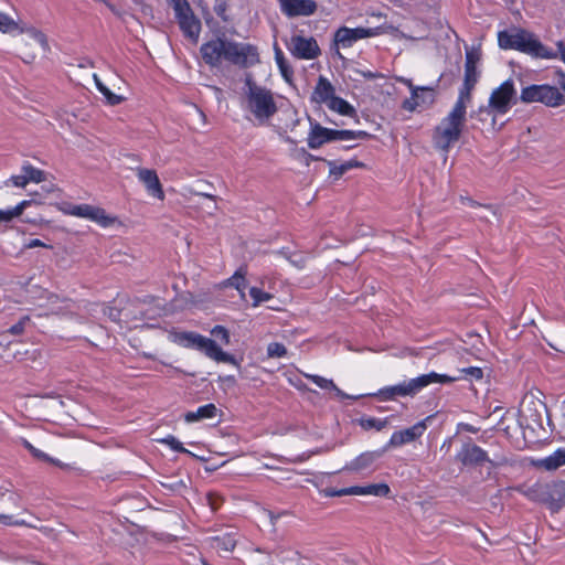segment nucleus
<instances>
[{
  "label": "nucleus",
  "instance_id": "nucleus-56",
  "mask_svg": "<svg viewBox=\"0 0 565 565\" xmlns=\"http://www.w3.org/2000/svg\"><path fill=\"white\" fill-rule=\"evenodd\" d=\"M557 47H558V50L556 52L557 53L561 52V58L565 63V44H564V42L563 41H558L557 42Z\"/></svg>",
  "mask_w": 565,
  "mask_h": 565
},
{
  "label": "nucleus",
  "instance_id": "nucleus-31",
  "mask_svg": "<svg viewBox=\"0 0 565 565\" xmlns=\"http://www.w3.org/2000/svg\"><path fill=\"white\" fill-rule=\"evenodd\" d=\"M97 90L105 97L106 102L110 106L119 105L125 100L120 95L113 93L98 77L94 75Z\"/></svg>",
  "mask_w": 565,
  "mask_h": 565
},
{
  "label": "nucleus",
  "instance_id": "nucleus-24",
  "mask_svg": "<svg viewBox=\"0 0 565 565\" xmlns=\"http://www.w3.org/2000/svg\"><path fill=\"white\" fill-rule=\"evenodd\" d=\"M247 266L242 265L237 268V270L227 279L222 282L223 287H233L235 288L242 298L245 297V289L247 288Z\"/></svg>",
  "mask_w": 565,
  "mask_h": 565
},
{
  "label": "nucleus",
  "instance_id": "nucleus-10",
  "mask_svg": "<svg viewBox=\"0 0 565 565\" xmlns=\"http://www.w3.org/2000/svg\"><path fill=\"white\" fill-rule=\"evenodd\" d=\"M386 32L384 25L375 28H348L340 26L333 35V42L338 47L348 49L351 47L356 41L367 38H374Z\"/></svg>",
  "mask_w": 565,
  "mask_h": 565
},
{
  "label": "nucleus",
  "instance_id": "nucleus-42",
  "mask_svg": "<svg viewBox=\"0 0 565 565\" xmlns=\"http://www.w3.org/2000/svg\"><path fill=\"white\" fill-rule=\"evenodd\" d=\"M465 57V67H477V64L481 58V52L479 49L467 50Z\"/></svg>",
  "mask_w": 565,
  "mask_h": 565
},
{
  "label": "nucleus",
  "instance_id": "nucleus-7",
  "mask_svg": "<svg viewBox=\"0 0 565 565\" xmlns=\"http://www.w3.org/2000/svg\"><path fill=\"white\" fill-rule=\"evenodd\" d=\"M58 210L64 215L88 220L103 228H108L116 224L121 225V222L117 216L110 215L105 209L92 204H73L63 202L60 204Z\"/></svg>",
  "mask_w": 565,
  "mask_h": 565
},
{
  "label": "nucleus",
  "instance_id": "nucleus-17",
  "mask_svg": "<svg viewBox=\"0 0 565 565\" xmlns=\"http://www.w3.org/2000/svg\"><path fill=\"white\" fill-rule=\"evenodd\" d=\"M456 459L463 466H479L489 461L488 452L472 443L463 444L457 452Z\"/></svg>",
  "mask_w": 565,
  "mask_h": 565
},
{
  "label": "nucleus",
  "instance_id": "nucleus-45",
  "mask_svg": "<svg viewBox=\"0 0 565 565\" xmlns=\"http://www.w3.org/2000/svg\"><path fill=\"white\" fill-rule=\"evenodd\" d=\"M211 334L214 338H216L217 340H220L221 342H223L224 344H228L230 343L228 330L225 327H223V326H215L211 330Z\"/></svg>",
  "mask_w": 565,
  "mask_h": 565
},
{
  "label": "nucleus",
  "instance_id": "nucleus-11",
  "mask_svg": "<svg viewBox=\"0 0 565 565\" xmlns=\"http://www.w3.org/2000/svg\"><path fill=\"white\" fill-rule=\"evenodd\" d=\"M516 103V90L514 83L508 78L499 87L493 89L489 97V108L494 115H505L511 106Z\"/></svg>",
  "mask_w": 565,
  "mask_h": 565
},
{
  "label": "nucleus",
  "instance_id": "nucleus-46",
  "mask_svg": "<svg viewBox=\"0 0 565 565\" xmlns=\"http://www.w3.org/2000/svg\"><path fill=\"white\" fill-rule=\"evenodd\" d=\"M29 321H30V317H28V316L22 317L17 323H14L13 326H11L8 329V332L13 335L22 334L24 332L25 324Z\"/></svg>",
  "mask_w": 565,
  "mask_h": 565
},
{
  "label": "nucleus",
  "instance_id": "nucleus-27",
  "mask_svg": "<svg viewBox=\"0 0 565 565\" xmlns=\"http://www.w3.org/2000/svg\"><path fill=\"white\" fill-rule=\"evenodd\" d=\"M328 108L334 113H338L341 116L352 117L355 116V108L345 99L339 96H334L327 104Z\"/></svg>",
  "mask_w": 565,
  "mask_h": 565
},
{
  "label": "nucleus",
  "instance_id": "nucleus-53",
  "mask_svg": "<svg viewBox=\"0 0 565 565\" xmlns=\"http://www.w3.org/2000/svg\"><path fill=\"white\" fill-rule=\"evenodd\" d=\"M226 8H227V6L225 2L218 3L214 8V11L217 14V17H220L225 22L227 21V18L225 15Z\"/></svg>",
  "mask_w": 565,
  "mask_h": 565
},
{
  "label": "nucleus",
  "instance_id": "nucleus-6",
  "mask_svg": "<svg viewBox=\"0 0 565 565\" xmlns=\"http://www.w3.org/2000/svg\"><path fill=\"white\" fill-rule=\"evenodd\" d=\"M372 135L365 130H337L321 126L318 121L310 120V130L307 137V143L310 149H319L324 143L339 140H365Z\"/></svg>",
  "mask_w": 565,
  "mask_h": 565
},
{
  "label": "nucleus",
  "instance_id": "nucleus-40",
  "mask_svg": "<svg viewBox=\"0 0 565 565\" xmlns=\"http://www.w3.org/2000/svg\"><path fill=\"white\" fill-rule=\"evenodd\" d=\"M267 355L269 358H284L287 355V349L280 342H271L267 347Z\"/></svg>",
  "mask_w": 565,
  "mask_h": 565
},
{
  "label": "nucleus",
  "instance_id": "nucleus-21",
  "mask_svg": "<svg viewBox=\"0 0 565 565\" xmlns=\"http://www.w3.org/2000/svg\"><path fill=\"white\" fill-rule=\"evenodd\" d=\"M202 338L203 335L196 332L179 331L177 329H172L168 333V339L172 343L186 349H198Z\"/></svg>",
  "mask_w": 565,
  "mask_h": 565
},
{
  "label": "nucleus",
  "instance_id": "nucleus-2",
  "mask_svg": "<svg viewBox=\"0 0 565 565\" xmlns=\"http://www.w3.org/2000/svg\"><path fill=\"white\" fill-rule=\"evenodd\" d=\"M498 44L502 50H515L535 58H557L555 50L544 45L534 34L523 29H518L515 32L500 31Z\"/></svg>",
  "mask_w": 565,
  "mask_h": 565
},
{
  "label": "nucleus",
  "instance_id": "nucleus-61",
  "mask_svg": "<svg viewBox=\"0 0 565 565\" xmlns=\"http://www.w3.org/2000/svg\"><path fill=\"white\" fill-rule=\"evenodd\" d=\"M63 302L65 303L63 308H64V309H68V308H70L71 300H66V299H65V300H63Z\"/></svg>",
  "mask_w": 565,
  "mask_h": 565
},
{
  "label": "nucleus",
  "instance_id": "nucleus-13",
  "mask_svg": "<svg viewBox=\"0 0 565 565\" xmlns=\"http://www.w3.org/2000/svg\"><path fill=\"white\" fill-rule=\"evenodd\" d=\"M391 489L387 483H373L367 486H352L349 488L337 489L333 487H327L323 489L326 497H343V495H375V497H387Z\"/></svg>",
  "mask_w": 565,
  "mask_h": 565
},
{
  "label": "nucleus",
  "instance_id": "nucleus-23",
  "mask_svg": "<svg viewBox=\"0 0 565 565\" xmlns=\"http://www.w3.org/2000/svg\"><path fill=\"white\" fill-rule=\"evenodd\" d=\"M335 96V88L330 81L320 76L313 88L311 99L318 104H328Z\"/></svg>",
  "mask_w": 565,
  "mask_h": 565
},
{
  "label": "nucleus",
  "instance_id": "nucleus-34",
  "mask_svg": "<svg viewBox=\"0 0 565 565\" xmlns=\"http://www.w3.org/2000/svg\"><path fill=\"white\" fill-rule=\"evenodd\" d=\"M459 373L460 374L458 376H450L451 379H456L454 382L462 380V379L479 381L483 377V371L481 367H478V366H469V367L460 369Z\"/></svg>",
  "mask_w": 565,
  "mask_h": 565
},
{
  "label": "nucleus",
  "instance_id": "nucleus-3",
  "mask_svg": "<svg viewBox=\"0 0 565 565\" xmlns=\"http://www.w3.org/2000/svg\"><path fill=\"white\" fill-rule=\"evenodd\" d=\"M244 102L246 109L262 124L278 111L273 92L257 84L250 75L245 78Z\"/></svg>",
  "mask_w": 565,
  "mask_h": 565
},
{
  "label": "nucleus",
  "instance_id": "nucleus-51",
  "mask_svg": "<svg viewBox=\"0 0 565 565\" xmlns=\"http://www.w3.org/2000/svg\"><path fill=\"white\" fill-rule=\"evenodd\" d=\"M11 181H12L13 185H15L18 188H24L29 183L24 173L21 175H12Z\"/></svg>",
  "mask_w": 565,
  "mask_h": 565
},
{
  "label": "nucleus",
  "instance_id": "nucleus-59",
  "mask_svg": "<svg viewBox=\"0 0 565 565\" xmlns=\"http://www.w3.org/2000/svg\"><path fill=\"white\" fill-rule=\"evenodd\" d=\"M280 253H281V254H282L287 259H289L294 265L299 266V263H298L297 260H292V259H291V257L287 255V253H286L285 248H282V249L280 250Z\"/></svg>",
  "mask_w": 565,
  "mask_h": 565
},
{
  "label": "nucleus",
  "instance_id": "nucleus-38",
  "mask_svg": "<svg viewBox=\"0 0 565 565\" xmlns=\"http://www.w3.org/2000/svg\"><path fill=\"white\" fill-rule=\"evenodd\" d=\"M249 296L253 299V306L254 307H257L262 302H266V301H268V300H270L273 298V296L269 292H266V291H264V290H262L260 288H257V287H252L249 289Z\"/></svg>",
  "mask_w": 565,
  "mask_h": 565
},
{
  "label": "nucleus",
  "instance_id": "nucleus-35",
  "mask_svg": "<svg viewBox=\"0 0 565 565\" xmlns=\"http://www.w3.org/2000/svg\"><path fill=\"white\" fill-rule=\"evenodd\" d=\"M22 171H23L28 182L40 183L45 180L44 171L33 167L29 162L22 166Z\"/></svg>",
  "mask_w": 565,
  "mask_h": 565
},
{
  "label": "nucleus",
  "instance_id": "nucleus-55",
  "mask_svg": "<svg viewBox=\"0 0 565 565\" xmlns=\"http://www.w3.org/2000/svg\"><path fill=\"white\" fill-rule=\"evenodd\" d=\"M559 497H561V509L565 504V481L559 480Z\"/></svg>",
  "mask_w": 565,
  "mask_h": 565
},
{
  "label": "nucleus",
  "instance_id": "nucleus-52",
  "mask_svg": "<svg viewBox=\"0 0 565 565\" xmlns=\"http://www.w3.org/2000/svg\"><path fill=\"white\" fill-rule=\"evenodd\" d=\"M285 551H287V548H285L282 546H279V547L275 548L273 552H267V554L268 555L275 554L276 557H279V558L284 559L282 554H284ZM255 552H257V553H266V551L264 548H260V547H257L255 550Z\"/></svg>",
  "mask_w": 565,
  "mask_h": 565
},
{
  "label": "nucleus",
  "instance_id": "nucleus-4",
  "mask_svg": "<svg viewBox=\"0 0 565 565\" xmlns=\"http://www.w3.org/2000/svg\"><path fill=\"white\" fill-rule=\"evenodd\" d=\"M456 379H451L447 374H438L430 372L428 374H422L407 382H402L396 385L384 386L370 396L377 397L380 401H394L396 397L402 396H414L423 388L427 387L433 383L449 384L454 383Z\"/></svg>",
  "mask_w": 565,
  "mask_h": 565
},
{
  "label": "nucleus",
  "instance_id": "nucleus-14",
  "mask_svg": "<svg viewBox=\"0 0 565 565\" xmlns=\"http://www.w3.org/2000/svg\"><path fill=\"white\" fill-rule=\"evenodd\" d=\"M237 542L236 532H225L205 540L207 550L222 558H227V554L235 550Z\"/></svg>",
  "mask_w": 565,
  "mask_h": 565
},
{
  "label": "nucleus",
  "instance_id": "nucleus-49",
  "mask_svg": "<svg viewBox=\"0 0 565 565\" xmlns=\"http://www.w3.org/2000/svg\"><path fill=\"white\" fill-rule=\"evenodd\" d=\"M397 81L409 88L411 95L413 94V97L417 96V90L420 86L414 85L413 81L406 77H398Z\"/></svg>",
  "mask_w": 565,
  "mask_h": 565
},
{
  "label": "nucleus",
  "instance_id": "nucleus-50",
  "mask_svg": "<svg viewBox=\"0 0 565 565\" xmlns=\"http://www.w3.org/2000/svg\"><path fill=\"white\" fill-rule=\"evenodd\" d=\"M25 248H35V247H45L51 248L50 245H46L44 242H42L39 238H32L28 243L24 244Z\"/></svg>",
  "mask_w": 565,
  "mask_h": 565
},
{
  "label": "nucleus",
  "instance_id": "nucleus-60",
  "mask_svg": "<svg viewBox=\"0 0 565 565\" xmlns=\"http://www.w3.org/2000/svg\"><path fill=\"white\" fill-rule=\"evenodd\" d=\"M224 381H227L230 383H235V376L234 375H228V376L224 377Z\"/></svg>",
  "mask_w": 565,
  "mask_h": 565
},
{
  "label": "nucleus",
  "instance_id": "nucleus-33",
  "mask_svg": "<svg viewBox=\"0 0 565 565\" xmlns=\"http://www.w3.org/2000/svg\"><path fill=\"white\" fill-rule=\"evenodd\" d=\"M536 466L539 468H542L547 471H554V470L558 469L559 467H562L563 465L561 462V458H559L557 450H555L550 456L539 460Z\"/></svg>",
  "mask_w": 565,
  "mask_h": 565
},
{
  "label": "nucleus",
  "instance_id": "nucleus-39",
  "mask_svg": "<svg viewBox=\"0 0 565 565\" xmlns=\"http://www.w3.org/2000/svg\"><path fill=\"white\" fill-rule=\"evenodd\" d=\"M161 443L163 445H167L170 447V449L177 451V452H180V454H190V451L184 448L183 444L177 439L174 436L172 435H168L167 437H164L163 439H161Z\"/></svg>",
  "mask_w": 565,
  "mask_h": 565
},
{
  "label": "nucleus",
  "instance_id": "nucleus-22",
  "mask_svg": "<svg viewBox=\"0 0 565 565\" xmlns=\"http://www.w3.org/2000/svg\"><path fill=\"white\" fill-rule=\"evenodd\" d=\"M177 20L184 36L196 42L201 32V21L194 15L193 11L177 18Z\"/></svg>",
  "mask_w": 565,
  "mask_h": 565
},
{
  "label": "nucleus",
  "instance_id": "nucleus-37",
  "mask_svg": "<svg viewBox=\"0 0 565 565\" xmlns=\"http://www.w3.org/2000/svg\"><path fill=\"white\" fill-rule=\"evenodd\" d=\"M18 29V23L9 14L0 12V32L11 33Z\"/></svg>",
  "mask_w": 565,
  "mask_h": 565
},
{
  "label": "nucleus",
  "instance_id": "nucleus-15",
  "mask_svg": "<svg viewBox=\"0 0 565 565\" xmlns=\"http://www.w3.org/2000/svg\"><path fill=\"white\" fill-rule=\"evenodd\" d=\"M282 14L288 18L309 17L317 11V2L315 0H278Z\"/></svg>",
  "mask_w": 565,
  "mask_h": 565
},
{
  "label": "nucleus",
  "instance_id": "nucleus-54",
  "mask_svg": "<svg viewBox=\"0 0 565 565\" xmlns=\"http://www.w3.org/2000/svg\"><path fill=\"white\" fill-rule=\"evenodd\" d=\"M460 201H461L462 204L469 205L471 207L480 206V204L477 201H475V200H472L471 198H468V196H461Z\"/></svg>",
  "mask_w": 565,
  "mask_h": 565
},
{
  "label": "nucleus",
  "instance_id": "nucleus-16",
  "mask_svg": "<svg viewBox=\"0 0 565 565\" xmlns=\"http://www.w3.org/2000/svg\"><path fill=\"white\" fill-rule=\"evenodd\" d=\"M428 419L429 417L417 422L412 427L394 431L388 440V446L401 447L422 437L425 430L427 429L426 422Z\"/></svg>",
  "mask_w": 565,
  "mask_h": 565
},
{
  "label": "nucleus",
  "instance_id": "nucleus-64",
  "mask_svg": "<svg viewBox=\"0 0 565 565\" xmlns=\"http://www.w3.org/2000/svg\"><path fill=\"white\" fill-rule=\"evenodd\" d=\"M562 88L565 90V81L562 82Z\"/></svg>",
  "mask_w": 565,
  "mask_h": 565
},
{
  "label": "nucleus",
  "instance_id": "nucleus-8",
  "mask_svg": "<svg viewBox=\"0 0 565 565\" xmlns=\"http://www.w3.org/2000/svg\"><path fill=\"white\" fill-rule=\"evenodd\" d=\"M519 491L530 501L546 505L553 513L561 510L559 480L546 483L535 482Z\"/></svg>",
  "mask_w": 565,
  "mask_h": 565
},
{
  "label": "nucleus",
  "instance_id": "nucleus-63",
  "mask_svg": "<svg viewBox=\"0 0 565 565\" xmlns=\"http://www.w3.org/2000/svg\"><path fill=\"white\" fill-rule=\"evenodd\" d=\"M535 417H536V418L534 419L535 422L541 420V414H540V413H536Z\"/></svg>",
  "mask_w": 565,
  "mask_h": 565
},
{
  "label": "nucleus",
  "instance_id": "nucleus-5",
  "mask_svg": "<svg viewBox=\"0 0 565 565\" xmlns=\"http://www.w3.org/2000/svg\"><path fill=\"white\" fill-rule=\"evenodd\" d=\"M466 124L461 103L452 107L450 113L441 119L433 132V142L436 149L448 153L450 148L459 141Z\"/></svg>",
  "mask_w": 565,
  "mask_h": 565
},
{
  "label": "nucleus",
  "instance_id": "nucleus-32",
  "mask_svg": "<svg viewBox=\"0 0 565 565\" xmlns=\"http://www.w3.org/2000/svg\"><path fill=\"white\" fill-rule=\"evenodd\" d=\"M359 425L364 430L375 429L377 431L382 430L387 425L386 418H376V417H362L359 419Z\"/></svg>",
  "mask_w": 565,
  "mask_h": 565
},
{
  "label": "nucleus",
  "instance_id": "nucleus-44",
  "mask_svg": "<svg viewBox=\"0 0 565 565\" xmlns=\"http://www.w3.org/2000/svg\"><path fill=\"white\" fill-rule=\"evenodd\" d=\"M23 445L35 458L53 462L54 465H58L57 460H54V459L50 458L45 452H43V451L39 450L38 448H35L30 441L24 440Z\"/></svg>",
  "mask_w": 565,
  "mask_h": 565
},
{
  "label": "nucleus",
  "instance_id": "nucleus-26",
  "mask_svg": "<svg viewBox=\"0 0 565 565\" xmlns=\"http://www.w3.org/2000/svg\"><path fill=\"white\" fill-rule=\"evenodd\" d=\"M217 414V407L213 403L200 406L196 411H190L184 414L186 423H195L204 419H212Z\"/></svg>",
  "mask_w": 565,
  "mask_h": 565
},
{
  "label": "nucleus",
  "instance_id": "nucleus-1",
  "mask_svg": "<svg viewBox=\"0 0 565 565\" xmlns=\"http://www.w3.org/2000/svg\"><path fill=\"white\" fill-rule=\"evenodd\" d=\"M200 52L204 63L210 67L221 66L223 60L239 68H249L260 62L255 45L222 38L203 43Z\"/></svg>",
  "mask_w": 565,
  "mask_h": 565
},
{
  "label": "nucleus",
  "instance_id": "nucleus-28",
  "mask_svg": "<svg viewBox=\"0 0 565 565\" xmlns=\"http://www.w3.org/2000/svg\"><path fill=\"white\" fill-rule=\"evenodd\" d=\"M375 460L373 452H363L353 460H351L345 467V470L359 472L369 468Z\"/></svg>",
  "mask_w": 565,
  "mask_h": 565
},
{
  "label": "nucleus",
  "instance_id": "nucleus-9",
  "mask_svg": "<svg viewBox=\"0 0 565 565\" xmlns=\"http://www.w3.org/2000/svg\"><path fill=\"white\" fill-rule=\"evenodd\" d=\"M520 99L525 104L542 103L547 107H558L565 103L559 89L548 84H532L523 87Z\"/></svg>",
  "mask_w": 565,
  "mask_h": 565
},
{
  "label": "nucleus",
  "instance_id": "nucleus-62",
  "mask_svg": "<svg viewBox=\"0 0 565 565\" xmlns=\"http://www.w3.org/2000/svg\"><path fill=\"white\" fill-rule=\"evenodd\" d=\"M562 429H563L564 438H565V413H564V423H563V425H562Z\"/></svg>",
  "mask_w": 565,
  "mask_h": 565
},
{
  "label": "nucleus",
  "instance_id": "nucleus-58",
  "mask_svg": "<svg viewBox=\"0 0 565 565\" xmlns=\"http://www.w3.org/2000/svg\"><path fill=\"white\" fill-rule=\"evenodd\" d=\"M558 455H559V458H561V462L562 465L564 466L565 465V449L563 448H558L556 449Z\"/></svg>",
  "mask_w": 565,
  "mask_h": 565
},
{
  "label": "nucleus",
  "instance_id": "nucleus-29",
  "mask_svg": "<svg viewBox=\"0 0 565 565\" xmlns=\"http://www.w3.org/2000/svg\"><path fill=\"white\" fill-rule=\"evenodd\" d=\"M31 200H23L14 207L9 210H0V223H9L13 218L22 215L23 211L31 205Z\"/></svg>",
  "mask_w": 565,
  "mask_h": 565
},
{
  "label": "nucleus",
  "instance_id": "nucleus-18",
  "mask_svg": "<svg viewBox=\"0 0 565 565\" xmlns=\"http://www.w3.org/2000/svg\"><path fill=\"white\" fill-rule=\"evenodd\" d=\"M137 177L145 185L147 193L160 201H163L166 195L159 177L153 169L140 168L137 171Z\"/></svg>",
  "mask_w": 565,
  "mask_h": 565
},
{
  "label": "nucleus",
  "instance_id": "nucleus-20",
  "mask_svg": "<svg viewBox=\"0 0 565 565\" xmlns=\"http://www.w3.org/2000/svg\"><path fill=\"white\" fill-rule=\"evenodd\" d=\"M200 341L201 343L196 350L203 352L210 359L216 362L236 363L234 356L224 352L215 340L203 335Z\"/></svg>",
  "mask_w": 565,
  "mask_h": 565
},
{
  "label": "nucleus",
  "instance_id": "nucleus-57",
  "mask_svg": "<svg viewBox=\"0 0 565 565\" xmlns=\"http://www.w3.org/2000/svg\"><path fill=\"white\" fill-rule=\"evenodd\" d=\"M345 163H347L348 170L353 169V168H360L363 166V163L358 160H349V161H345Z\"/></svg>",
  "mask_w": 565,
  "mask_h": 565
},
{
  "label": "nucleus",
  "instance_id": "nucleus-12",
  "mask_svg": "<svg viewBox=\"0 0 565 565\" xmlns=\"http://www.w3.org/2000/svg\"><path fill=\"white\" fill-rule=\"evenodd\" d=\"M286 46L290 54L298 60H315L321 55L320 46L313 36L295 34Z\"/></svg>",
  "mask_w": 565,
  "mask_h": 565
},
{
  "label": "nucleus",
  "instance_id": "nucleus-48",
  "mask_svg": "<svg viewBox=\"0 0 565 565\" xmlns=\"http://www.w3.org/2000/svg\"><path fill=\"white\" fill-rule=\"evenodd\" d=\"M0 523L8 526H29L24 520H14L12 515L0 514Z\"/></svg>",
  "mask_w": 565,
  "mask_h": 565
},
{
  "label": "nucleus",
  "instance_id": "nucleus-19",
  "mask_svg": "<svg viewBox=\"0 0 565 565\" xmlns=\"http://www.w3.org/2000/svg\"><path fill=\"white\" fill-rule=\"evenodd\" d=\"M435 102V90L429 86H420L417 90V96L406 98L402 103V108L409 113L415 111L418 107H428Z\"/></svg>",
  "mask_w": 565,
  "mask_h": 565
},
{
  "label": "nucleus",
  "instance_id": "nucleus-47",
  "mask_svg": "<svg viewBox=\"0 0 565 565\" xmlns=\"http://www.w3.org/2000/svg\"><path fill=\"white\" fill-rule=\"evenodd\" d=\"M330 175H332L334 179L341 178L348 170L347 163H340L337 164L335 162L330 161Z\"/></svg>",
  "mask_w": 565,
  "mask_h": 565
},
{
  "label": "nucleus",
  "instance_id": "nucleus-25",
  "mask_svg": "<svg viewBox=\"0 0 565 565\" xmlns=\"http://www.w3.org/2000/svg\"><path fill=\"white\" fill-rule=\"evenodd\" d=\"M306 379L316 384L318 387L322 390L334 391L337 396L341 399H356L358 396H351L340 390L332 380L326 379L323 376L317 374H305Z\"/></svg>",
  "mask_w": 565,
  "mask_h": 565
},
{
  "label": "nucleus",
  "instance_id": "nucleus-30",
  "mask_svg": "<svg viewBox=\"0 0 565 565\" xmlns=\"http://www.w3.org/2000/svg\"><path fill=\"white\" fill-rule=\"evenodd\" d=\"M275 61L280 71L281 76L289 82L294 76V70L287 62L284 52L278 45H275Z\"/></svg>",
  "mask_w": 565,
  "mask_h": 565
},
{
  "label": "nucleus",
  "instance_id": "nucleus-41",
  "mask_svg": "<svg viewBox=\"0 0 565 565\" xmlns=\"http://www.w3.org/2000/svg\"><path fill=\"white\" fill-rule=\"evenodd\" d=\"M175 18L192 12L191 6L188 0H171Z\"/></svg>",
  "mask_w": 565,
  "mask_h": 565
},
{
  "label": "nucleus",
  "instance_id": "nucleus-43",
  "mask_svg": "<svg viewBox=\"0 0 565 565\" xmlns=\"http://www.w3.org/2000/svg\"><path fill=\"white\" fill-rule=\"evenodd\" d=\"M472 90L473 89L466 90V85L462 84V87L459 90L458 99L456 100V103L454 105V107H457L459 105V103H461L465 116L467 114V102H469L471 99V92Z\"/></svg>",
  "mask_w": 565,
  "mask_h": 565
},
{
  "label": "nucleus",
  "instance_id": "nucleus-36",
  "mask_svg": "<svg viewBox=\"0 0 565 565\" xmlns=\"http://www.w3.org/2000/svg\"><path fill=\"white\" fill-rule=\"evenodd\" d=\"M479 81V72L477 67H465L463 85L466 90L473 89Z\"/></svg>",
  "mask_w": 565,
  "mask_h": 565
}]
</instances>
